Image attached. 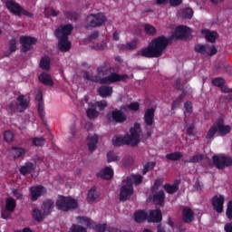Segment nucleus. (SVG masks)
<instances>
[{
	"instance_id": "a19ab883",
	"label": "nucleus",
	"mask_w": 232,
	"mask_h": 232,
	"mask_svg": "<svg viewBox=\"0 0 232 232\" xmlns=\"http://www.w3.org/2000/svg\"><path fill=\"white\" fill-rule=\"evenodd\" d=\"M180 16L182 19H191L193 17V9L191 8H184L180 13Z\"/></svg>"
},
{
	"instance_id": "9d476101",
	"label": "nucleus",
	"mask_w": 232,
	"mask_h": 232,
	"mask_svg": "<svg viewBox=\"0 0 232 232\" xmlns=\"http://www.w3.org/2000/svg\"><path fill=\"white\" fill-rule=\"evenodd\" d=\"M87 24L91 28H97V26H102L108 21L106 14L102 12L89 14L86 18Z\"/></svg>"
},
{
	"instance_id": "5fc2aeb1",
	"label": "nucleus",
	"mask_w": 232,
	"mask_h": 232,
	"mask_svg": "<svg viewBox=\"0 0 232 232\" xmlns=\"http://www.w3.org/2000/svg\"><path fill=\"white\" fill-rule=\"evenodd\" d=\"M31 140L33 146H43L44 144V139L43 138H33Z\"/></svg>"
},
{
	"instance_id": "79ce46f5",
	"label": "nucleus",
	"mask_w": 232,
	"mask_h": 232,
	"mask_svg": "<svg viewBox=\"0 0 232 232\" xmlns=\"http://www.w3.org/2000/svg\"><path fill=\"white\" fill-rule=\"evenodd\" d=\"M144 32L145 34H147V35H155V34H157V29L155 28V26L150 24H146L144 25Z\"/></svg>"
},
{
	"instance_id": "dca6fc26",
	"label": "nucleus",
	"mask_w": 232,
	"mask_h": 232,
	"mask_svg": "<svg viewBox=\"0 0 232 232\" xmlns=\"http://www.w3.org/2000/svg\"><path fill=\"white\" fill-rule=\"evenodd\" d=\"M37 40L32 36H21L20 44H22V52L26 53L32 49V45L35 44Z\"/></svg>"
},
{
	"instance_id": "1a4fd4ad",
	"label": "nucleus",
	"mask_w": 232,
	"mask_h": 232,
	"mask_svg": "<svg viewBox=\"0 0 232 232\" xmlns=\"http://www.w3.org/2000/svg\"><path fill=\"white\" fill-rule=\"evenodd\" d=\"M28 104H30V98L24 95H19L16 97L15 102H12L9 103L7 110L11 111V113H15V111H24L28 108Z\"/></svg>"
},
{
	"instance_id": "603ef678",
	"label": "nucleus",
	"mask_w": 232,
	"mask_h": 232,
	"mask_svg": "<svg viewBox=\"0 0 232 232\" xmlns=\"http://www.w3.org/2000/svg\"><path fill=\"white\" fill-rule=\"evenodd\" d=\"M44 14H45V15H47V16L52 15L53 17H55L56 15H59V12H58V11H55V9L51 8V7L45 8Z\"/></svg>"
},
{
	"instance_id": "412c9836",
	"label": "nucleus",
	"mask_w": 232,
	"mask_h": 232,
	"mask_svg": "<svg viewBox=\"0 0 232 232\" xmlns=\"http://www.w3.org/2000/svg\"><path fill=\"white\" fill-rule=\"evenodd\" d=\"M153 117H155V109H147L144 114V121L147 128H151V126H153Z\"/></svg>"
},
{
	"instance_id": "13d9d810",
	"label": "nucleus",
	"mask_w": 232,
	"mask_h": 232,
	"mask_svg": "<svg viewBox=\"0 0 232 232\" xmlns=\"http://www.w3.org/2000/svg\"><path fill=\"white\" fill-rule=\"evenodd\" d=\"M70 232H86V228H84L81 226L72 225Z\"/></svg>"
},
{
	"instance_id": "774afa93",
	"label": "nucleus",
	"mask_w": 232,
	"mask_h": 232,
	"mask_svg": "<svg viewBox=\"0 0 232 232\" xmlns=\"http://www.w3.org/2000/svg\"><path fill=\"white\" fill-rule=\"evenodd\" d=\"M107 231L108 232H126V231H122L120 228H117L115 227H107Z\"/></svg>"
},
{
	"instance_id": "6ab92c4d",
	"label": "nucleus",
	"mask_w": 232,
	"mask_h": 232,
	"mask_svg": "<svg viewBox=\"0 0 232 232\" xmlns=\"http://www.w3.org/2000/svg\"><path fill=\"white\" fill-rule=\"evenodd\" d=\"M97 142H99V136L96 134H91L87 138V146L89 151L93 152L97 150Z\"/></svg>"
},
{
	"instance_id": "f8f14e48",
	"label": "nucleus",
	"mask_w": 232,
	"mask_h": 232,
	"mask_svg": "<svg viewBox=\"0 0 232 232\" xmlns=\"http://www.w3.org/2000/svg\"><path fill=\"white\" fill-rule=\"evenodd\" d=\"M213 164L218 168V169H224L225 168H229L232 164V159L226 155H215L212 157Z\"/></svg>"
},
{
	"instance_id": "f257e3e1",
	"label": "nucleus",
	"mask_w": 232,
	"mask_h": 232,
	"mask_svg": "<svg viewBox=\"0 0 232 232\" xmlns=\"http://www.w3.org/2000/svg\"><path fill=\"white\" fill-rule=\"evenodd\" d=\"M110 70V65L104 64L98 68L97 76H90V73L84 72L83 77L87 81H92V82H101V84H111L113 82H119V81L128 79V75L126 74L120 75L118 73L111 72L108 75Z\"/></svg>"
},
{
	"instance_id": "a878e982",
	"label": "nucleus",
	"mask_w": 232,
	"mask_h": 232,
	"mask_svg": "<svg viewBox=\"0 0 232 232\" xmlns=\"http://www.w3.org/2000/svg\"><path fill=\"white\" fill-rule=\"evenodd\" d=\"M183 220L187 224H188V222H193V220H195V214L193 213V210H191V208L188 207H185L183 208Z\"/></svg>"
},
{
	"instance_id": "aec40b11",
	"label": "nucleus",
	"mask_w": 232,
	"mask_h": 232,
	"mask_svg": "<svg viewBox=\"0 0 232 232\" xmlns=\"http://www.w3.org/2000/svg\"><path fill=\"white\" fill-rule=\"evenodd\" d=\"M201 34L203 37L208 41V43H215V41L218 39V33L210 31L209 29H203Z\"/></svg>"
},
{
	"instance_id": "58836bf2",
	"label": "nucleus",
	"mask_w": 232,
	"mask_h": 232,
	"mask_svg": "<svg viewBox=\"0 0 232 232\" xmlns=\"http://www.w3.org/2000/svg\"><path fill=\"white\" fill-rule=\"evenodd\" d=\"M44 217H46V215L41 213V210H39V208H34L33 209V218H34V220H36L37 222H41V220H43V218H44Z\"/></svg>"
},
{
	"instance_id": "b1692460",
	"label": "nucleus",
	"mask_w": 232,
	"mask_h": 232,
	"mask_svg": "<svg viewBox=\"0 0 232 232\" xmlns=\"http://www.w3.org/2000/svg\"><path fill=\"white\" fill-rule=\"evenodd\" d=\"M164 198H166L164 195V191L162 190H156L152 191V200L155 204H159V206H162L164 204Z\"/></svg>"
},
{
	"instance_id": "a211bd4d",
	"label": "nucleus",
	"mask_w": 232,
	"mask_h": 232,
	"mask_svg": "<svg viewBox=\"0 0 232 232\" xmlns=\"http://www.w3.org/2000/svg\"><path fill=\"white\" fill-rule=\"evenodd\" d=\"M225 198L222 195H216L212 198V206L217 213H222L224 211Z\"/></svg>"
},
{
	"instance_id": "ea45409f",
	"label": "nucleus",
	"mask_w": 232,
	"mask_h": 232,
	"mask_svg": "<svg viewBox=\"0 0 232 232\" xmlns=\"http://www.w3.org/2000/svg\"><path fill=\"white\" fill-rule=\"evenodd\" d=\"M40 67L42 68V70H50V57H43L40 61Z\"/></svg>"
},
{
	"instance_id": "09e8293b",
	"label": "nucleus",
	"mask_w": 232,
	"mask_h": 232,
	"mask_svg": "<svg viewBox=\"0 0 232 232\" xmlns=\"http://www.w3.org/2000/svg\"><path fill=\"white\" fill-rule=\"evenodd\" d=\"M78 224H82L83 226L90 227L92 226V219L86 217H78L76 218Z\"/></svg>"
},
{
	"instance_id": "7ed1b4c3",
	"label": "nucleus",
	"mask_w": 232,
	"mask_h": 232,
	"mask_svg": "<svg viewBox=\"0 0 232 232\" xmlns=\"http://www.w3.org/2000/svg\"><path fill=\"white\" fill-rule=\"evenodd\" d=\"M168 44H169V39L166 38V36H159L152 39L149 46L142 49L139 54L149 58L160 57L164 53V50L168 48Z\"/></svg>"
},
{
	"instance_id": "c03bdc74",
	"label": "nucleus",
	"mask_w": 232,
	"mask_h": 232,
	"mask_svg": "<svg viewBox=\"0 0 232 232\" xmlns=\"http://www.w3.org/2000/svg\"><path fill=\"white\" fill-rule=\"evenodd\" d=\"M86 113L89 119H97V117H99V113L95 111V107H92V103L90 104V109L87 110Z\"/></svg>"
},
{
	"instance_id": "8fccbe9b",
	"label": "nucleus",
	"mask_w": 232,
	"mask_h": 232,
	"mask_svg": "<svg viewBox=\"0 0 232 232\" xmlns=\"http://www.w3.org/2000/svg\"><path fill=\"white\" fill-rule=\"evenodd\" d=\"M216 133H218L217 123H215L207 132V139H213Z\"/></svg>"
},
{
	"instance_id": "69168bd1",
	"label": "nucleus",
	"mask_w": 232,
	"mask_h": 232,
	"mask_svg": "<svg viewBox=\"0 0 232 232\" xmlns=\"http://www.w3.org/2000/svg\"><path fill=\"white\" fill-rule=\"evenodd\" d=\"M182 0H169L170 6H180Z\"/></svg>"
},
{
	"instance_id": "864d4df0",
	"label": "nucleus",
	"mask_w": 232,
	"mask_h": 232,
	"mask_svg": "<svg viewBox=\"0 0 232 232\" xmlns=\"http://www.w3.org/2000/svg\"><path fill=\"white\" fill-rule=\"evenodd\" d=\"M12 195L18 200H23V191H21V189L12 188Z\"/></svg>"
},
{
	"instance_id": "a18cd8bd",
	"label": "nucleus",
	"mask_w": 232,
	"mask_h": 232,
	"mask_svg": "<svg viewBox=\"0 0 232 232\" xmlns=\"http://www.w3.org/2000/svg\"><path fill=\"white\" fill-rule=\"evenodd\" d=\"M92 48H93V50H98V52H102V50H106L108 48V43L103 41L100 44H94Z\"/></svg>"
},
{
	"instance_id": "6e6552de",
	"label": "nucleus",
	"mask_w": 232,
	"mask_h": 232,
	"mask_svg": "<svg viewBox=\"0 0 232 232\" xmlns=\"http://www.w3.org/2000/svg\"><path fill=\"white\" fill-rule=\"evenodd\" d=\"M176 88L178 90H180L181 88H183V92L179 95V97L176 101L173 102L172 110H175L178 108V106H180V104H182L183 99H190V97L193 93V89L189 85L184 84L182 80H177Z\"/></svg>"
},
{
	"instance_id": "e433bc0d",
	"label": "nucleus",
	"mask_w": 232,
	"mask_h": 232,
	"mask_svg": "<svg viewBox=\"0 0 232 232\" xmlns=\"http://www.w3.org/2000/svg\"><path fill=\"white\" fill-rule=\"evenodd\" d=\"M15 206H17V204L15 203V199H14L13 198H9L6 199L5 202V209H7V211H13L15 209Z\"/></svg>"
},
{
	"instance_id": "423d86ee",
	"label": "nucleus",
	"mask_w": 232,
	"mask_h": 232,
	"mask_svg": "<svg viewBox=\"0 0 232 232\" xmlns=\"http://www.w3.org/2000/svg\"><path fill=\"white\" fill-rule=\"evenodd\" d=\"M146 218L148 222H160V220H162V212L160 209L151 210L148 216L144 211L140 210L134 214V219L136 222H144Z\"/></svg>"
},
{
	"instance_id": "ddd939ff",
	"label": "nucleus",
	"mask_w": 232,
	"mask_h": 232,
	"mask_svg": "<svg viewBox=\"0 0 232 232\" xmlns=\"http://www.w3.org/2000/svg\"><path fill=\"white\" fill-rule=\"evenodd\" d=\"M122 107L121 108V111L115 109L111 112H109L107 114V121L108 122H117L119 124L122 122H126L128 117L124 112H122Z\"/></svg>"
},
{
	"instance_id": "2eb2a0df",
	"label": "nucleus",
	"mask_w": 232,
	"mask_h": 232,
	"mask_svg": "<svg viewBox=\"0 0 232 232\" xmlns=\"http://www.w3.org/2000/svg\"><path fill=\"white\" fill-rule=\"evenodd\" d=\"M191 34V28L186 25H179L172 33V39H182V37H188Z\"/></svg>"
},
{
	"instance_id": "4be33fe9",
	"label": "nucleus",
	"mask_w": 232,
	"mask_h": 232,
	"mask_svg": "<svg viewBox=\"0 0 232 232\" xmlns=\"http://www.w3.org/2000/svg\"><path fill=\"white\" fill-rule=\"evenodd\" d=\"M8 153L13 159H19L26 153V150L21 147H12L8 150Z\"/></svg>"
},
{
	"instance_id": "338daca9",
	"label": "nucleus",
	"mask_w": 232,
	"mask_h": 232,
	"mask_svg": "<svg viewBox=\"0 0 232 232\" xmlns=\"http://www.w3.org/2000/svg\"><path fill=\"white\" fill-rule=\"evenodd\" d=\"M95 229H96V231H99V232H104V231H106V225L105 224H103V225H97L95 227Z\"/></svg>"
},
{
	"instance_id": "9b49d317",
	"label": "nucleus",
	"mask_w": 232,
	"mask_h": 232,
	"mask_svg": "<svg viewBox=\"0 0 232 232\" xmlns=\"http://www.w3.org/2000/svg\"><path fill=\"white\" fill-rule=\"evenodd\" d=\"M6 8L14 14V15H27V17H32V14L24 10L19 4L15 3L14 0H9L5 3Z\"/></svg>"
},
{
	"instance_id": "c9c22d12",
	"label": "nucleus",
	"mask_w": 232,
	"mask_h": 232,
	"mask_svg": "<svg viewBox=\"0 0 232 232\" xmlns=\"http://www.w3.org/2000/svg\"><path fill=\"white\" fill-rule=\"evenodd\" d=\"M92 108H98L100 111H102V110H106L108 108V102L105 100H102L100 102H96L95 103H92Z\"/></svg>"
},
{
	"instance_id": "bb28decb",
	"label": "nucleus",
	"mask_w": 232,
	"mask_h": 232,
	"mask_svg": "<svg viewBox=\"0 0 232 232\" xmlns=\"http://www.w3.org/2000/svg\"><path fill=\"white\" fill-rule=\"evenodd\" d=\"M216 125L219 135H227V133L231 131V127L229 125H225L223 121L217 122Z\"/></svg>"
},
{
	"instance_id": "5701e85b",
	"label": "nucleus",
	"mask_w": 232,
	"mask_h": 232,
	"mask_svg": "<svg viewBox=\"0 0 232 232\" xmlns=\"http://www.w3.org/2000/svg\"><path fill=\"white\" fill-rule=\"evenodd\" d=\"M99 197H101V192H99V190H97V188H95V187H92L87 194V202L89 204H93V202H95V200H97V198H99Z\"/></svg>"
},
{
	"instance_id": "6e6d98bb",
	"label": "nucleus",
	"mask_w": 232,
	"mask_h": 232,
	"mask_svg": "<svg viewBox=\"0 0 232 232\" xmlns=\"http://www.w3.org/2000/svg\"><path fill=\"white\" fill-rule=\"evenodd\" d=\"M155 168V162H148L143 168V175H146L148 171H151Z\"/></svg>"
},
{
	"instance_id": "c85d7f7f",
	"label": "nucleus",
	"mask_w": 232,
	"mask_h": 232,
	"mask_svg": "<svg viewBox=\"0 0 232 232\" xmlns=\"http://www.w3.org/2000/svg\"><path fill=\"white\" fill-rule=\"evenodd\" d=\"M98 93L101 97H111V93H113V88L111 86L102 85L99 88Z\"/></svg>"
},
{
	"instance_id": "0e129e2a",
	"label": "nucleus",
	"mask_w": 232,
	"mask_h": 232,
	"mask_svg": "<svg viewBox=\"0 0 232 232\" xmlns=\"http://www.w3.org/2000/svg\"><path fill=\"white\" fill-rule=\"evenodd\" d=\"M13 211H8V209H5L2 211V218H10V216L12 215Z\"/></svg>"
},
{
	"instance_id": "4468645a",
	"label": "nucleus",
	"mask_w": 232,
	"mask_h": 232,
	"mask_svg": "<svg viewBox=\"0 0 232 232\" xmlns=\"http://www.w3.org/2000/svg\"><path fill=\"white\" fill-rule=\"evenodd\" d=\"M195 51L198 53H203V55H209L210 57L217 54V47L215 45H202L198 44L195 46Z\"/></svg>"
},
{
	"instance_id": "cd10ccee",
	"label": "nucleus",
	"mask_w": 232,
	"mask_h": 232,
	"mask_svg": "<svg viewBox=\"0 0 232 232\" xmlns=\"http://www.w3.org/2000/svg\"><path fill=\"white\" fill-rule=\"evenodd\" d=\"M34 169H35V165L28 161L20 168L19 171L22 175H28V173H34Z\"/></svg>"
},
{
	"instance_id": "393cba45",
	"label": "nucleus",
	"mask_w": 232,
	"mask_h": 232,
	"mask_svg": "<svg viewBox=\"0 0 232 232\" xmlns=\"http://www.w3.org/2000/svg\"><path fill=\"white\" fill-rule=\"evenodd\" d=\"M98 177L104 179L105 180H110L113 177V169L111 167H106L99 171Z\"/></svg>"
},
{
	"instance_id": "0eeeda50",
	"label": "nucleus",
	"mask_w": 232,
	"mask_h": 232,
	"mask_svg": "<svg viewBox=\"0 0 232 232\" xmlns=\"http://www.w3.org/2000/svg\"><path fill=\"white\" fill-rule=\"evenodd\" d=\"M56 208L60 211H72L79 208V202L72 197L60 196L56 200Z\"/></svg>"
},
{
	"instance_id": "39448f33",
	"label": "nucleus",
	"mask_w": 232,
	"mask_h": 232,
	"mask_svg": "<svg viewBox=\"0 0 232 232\" xmlns=\"http://www.w3.org/2000/svg\"><path fill=\"white\" fill-rule=\"evenodd\" d=\"M73 26L65 24L55 31V36L59 39L58 48L61 52H68L72 48V43L68 41V35L72 34Z\"/></svg>"
},
{
	"instance_id": "bf43d9fd",
	"label": "nucleus",
	"mask_w": 232,
	"mask_h": 232,
	"mask_svg": "<svg viewBox=\"0 0 232 232\" xmlns=\"http://www.w3.org/2000/svg\"><path fill=\"white\" fill-rule=\"evenodd\" d=\"M200 160H202V156L200 154H196L189 159L188 162L195 163L200 162Z\"/></svg>"
},
{
	"instance_id": "7c9ffc66",
	"label": "nucleus",
	"mask_w": 232,
	"mask_h": 232,
	"mask_svg": "<svg viewBox=\"0 0 232 232\" xmlns=\"http://www.w3.org/2000/svg\"><path fill=\"white\" fill-rule=\"evenodd\" d=\"M38 79L40 82L45 84L46 86H52L53 84V80H52V76L46 72H42Z\"/></svg>"
},
{
	"instance_id": "f03ea898",
	"label": "nucleus",
	"mask_w": 232,
	"mask_h": 232,
	"mask_svg": "<svg viewBox=\"0 0 232 232\" xmlns=\"http://www.w3.org/2000/svg\"><path fill=\"white\" fill-rule=\"evenodd\" d=\"M140 135H142V130L140 129V123H134L130 127L129 133L125 136L116 135L112 138L113 146H137L140 142Z\"/></svg>"
},
{
	"instance_id": "052dcab7",
	"label": "nucleus",
	"mask_w": 232,
	"mask_h": 232,
	"mask_svg": "<svg viewBox=\"0 0 232 232\" xmlns=\"http://www.w3.org/2000/svg\"><path fill=\"white\" fill-rule=\"evenodd\" d=\"M227 218H229V219L232 218V201H229V202L227 203Z\"/></svg>"
},
{
	"instance_id": "680f3d73",
	"label": "nucleus",
	"mask_w": 232,
	"mask_h": 232,
	"mask_svg": "<svg viewBox=\"0 0 232 232\" xmlns=\"http://www.w3.org/2000/svg\"><path fill=\"white\" fill-rule=\"evenodd\" d=\"M212 83L214 84V86L220 87L222 86V84H224V80L222 78H215L212 81Z\"/></svg>"
},
{
	"instance_id": "3c124183",
	"label": "nucleus",
	"mask_w": 232,
	"mask_h": 232,
	"mask_svg": "<svg viewBox=\"0 0 232 232\" xmlns=\"http://www.w3.org/2000/svg\"><path fill=\"white\" fill-rule=\"evenodd\" d=\"M163 182H164V179L162 178H158L155 180L154 185L152 186L151 191H153V192L159 191V188H160V186H162Z\"/></svg>"
},
{
	"instance_id": "37998d69",
	"label": "nucleus",
	"mask_w": 232,
	"mask_h": 232,
	"mask_svg": "<svg viewBox=\"0 0 232 232\" xmlns=\"http://www.w3.org/2000/svg\"><path fill=\"white\" fill-rule=\"evenodd\" d=\"M164 189L167 191V193L173 195V193H177V191H179V186H177V184H167L164 186Z\"/></svg>"
},
{
	"instance_id": "4d7b16f0",
	"label": "nucleus",
	"mask_w": 232,
	"mask_h": 232,
	"mask_svg": "<svg viewBox=\"0 0 232 232\" xmlns=\"http://www.w3.org/2000/svg\"><path fill=\"white\" fill-rule=\"evenodd\" d=\"M9 50H10V52H15V50H17V40H15V38H14L10 41Z\"/></svg>"
},
{
	"instance_id": "e2e57ef3",
	"label": "nucleus",
	"mask_w": 232,
	"mask_h": 232,
	"mask_svg": "<svg viewBox=\"0 0 232 232\" xmlns=\"http://www.w3.org/2000/svg\"><path fill=\"white\" fill-rule=\"evenodd\" d=\"M184 108L187 113H191V111H193V105L191 104V102H185Z\"/></svg>"
},
{
	"instance_id": "de8ad7c7",
	"label": "nucleus",
	"mask_w": 232,
	"mask_h": 232,
	"mask_svg": "<svg viewBox=\"0 0 232 232\" xmlns=\"http://www.w3.org/2000/svg\"><path fill=\"white\" fill-rule=\"evenodd\" d=\"M168 160H180L182 159V152H174L166 155Z\"/></svg>"
},
{
	"instance_id": "f3484780",
	"label": "nucleus",
	"mask_w": 232,
	"mask_h": 232,
	"mask_svg": "<svg viewBox=\"0 0 232 232\" xmlns=\"http://www.w3.org/2000/svg\"><path fill=\"white\" fill-rule=\"evenodd\" d=\"M29 193L31 196V200L35 202L39 197H43V195H46V188L43 186H34L29 188Z\"/></svg>"
},
{
	"instance_id": "4c0bfd02",
	"label": "nucleus",
	"mask_w": 232,
	"mask_h": 232,
	"mask_svg": "<svg viewBox=\"0 0 232 232\" xmlns=\"http://www.w3.org/2000/svg\"><path fill=\"white\" fill-rule=\"evenodd\" d=\"M5 142L10 143L14 142V137H15V134L12 130H5L3 134Z\"/></svg>"
},
{
	"instance_id": "f704fd0d",
	"label": "nucleus",
	"mask_w": 232,
	"mask_h": 232,
	"mask_svg": "<svg viewBox=\"0 0 232 232\" xmlns=\"http://www.w3.org/2000/svg\"><path fill=\"white\" fill-rule=\"evenodd\" d=\"M139 108H140V105H139V102H132L129 105H125V106H122L121 107V110L123 111H139Z\"/></svg>"
},
{
	"instance_id": "72a5a7b5",
	"label": "nucleus",
	"mask_w": 232,
	"mask_h": 232,
	"mask_svg": "<svg viewBox=\"0 0 232 232\" xmlns=\"http://www.w3.org/2000/svg\"><path fill=\"white\" fill-rule=\"evenodd\" d=\"M107 160L108 162H119V160H121V156L115 151H109L107 153Z\"/></svg>"
},
{
	"instance_id": "2f4dec72",
	"label": "nucleus",
	"mask_w": 232,
	"mask_h": 232,
	"mask_svg": "<svg viewBox=\"0 0 232 232\" xmlns=\"http://www.w3.org/2000/svg\"><path fill=\"white\" fill-rule=\"evenodd\" d=\"M52 209H53V201L50 199L45 200L43 204L44 215H50V213H52Z\"/></svg>"
},
{
	"instance_id": "473e14b6",
	"label": "nucleus",
	"mask_w": 232,
	"mask_h": 232,
	"mask_svg": "<svg viewBox=\"0 0 232 232\" xmlns=\"http://www.w3.org/2000/svg\"><path fill=\"white\" fill-rule=\"evenodd\" d=\"M137 44H139V41L135 39L128 43L127 44H120L119 48L120 50H135V48H137Z\"/></svg>"
},
{
	"instance_id": "c756f323",
	"label": "nucleus",
	"mask_w": 232,
	"mask_h": 232,
	"mask_svg": "<svg viewBox=\"0 0 232 232\" xmlns=\"http://www.w3.org/2000/svg\"><path fill=\"white\" fill-rule=\"evenodd\" d=\"M35 99L38 101V113L41 119H44V102H43V94L38 92Z\"/></svg>"
},
{
	"instance_id": "20e7f679",
	"label": "nucleus",
	"mask_w": 232,
	"mask_h": 232,
	"mask_svg": "<svg viewBox=\"0 0 232 232\" xmlns=\"http://www.w3.org/2000/svg\"><path fill=\"white\" fill-rule=\"evenodd\" d=\"M140 182H142V176L140 175H130L123 179L120 188V200L121 202L128 200L133 195V183L139 185Z\"/></svg>"
},
{
	"instance_id": "49530a36",
	"label": "nucleus",
	"mask_w": 232,
	"mask_h": 232,
	"mask_svg": "<svg viewBox=\"0 0 232 232\" xmlns=\"http://www.w3.org/2000/svg\"><path fill=\"white\" fill-rule=\"evenodd\" d=\"M134 162L133 157L131 156H125L121 160V165L124 166L125 168H130Z\"/></svg>"
}]
</instances>
